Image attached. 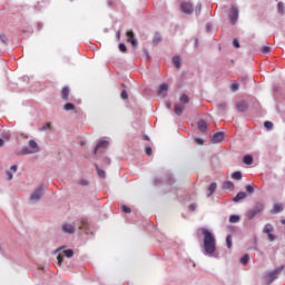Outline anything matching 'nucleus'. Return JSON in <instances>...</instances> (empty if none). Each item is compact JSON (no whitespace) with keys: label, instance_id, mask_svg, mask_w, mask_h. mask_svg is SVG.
<instances>
[{"label":"nucleus","instance_id":"nucleus-38","mask_svg":"<svg viewBox=\"0 0 285 285\" xmlns=\"http://www.w3.org/2000/svg\"><path fill=\"white\" fill-rule=\"evenodd\" d=\"M145 151H146V155H148L149 157L150 155H153V148L150 146H146Z\"/></svg>","mask_w":285,"mask_h":285},{"label":"nucleus","instance_id":"nucleus-1","mask_svg":"<svg viewBox=\"0 0 285 285\" xmlns=\"http://www.w3.org/2000/svg\"><path fill=\"white\" fill-rule=\"evenodd\" d=\"M202 235L204 237L203 239V246L205 249L206 255H213L216 250L217 242L215 240V236L210 230L203 228Z\"/></svg>","mask_w":285,"mask_h":285},{"label":"nucleus","instance_id":"nucleus-29","mask_svg":"<svg viewBox=\"0 0 285 285\" xmlns=\"http://www.w3.org/2000/svg\"><path fill=\"white\" fill-rule=\"evenodd\" d=\"M62 253L67 257H72V255H75V252L72 249H65Z\"/></svg>","mask_w":285,"mask_h":285},{"label":"nucleus","instance_id":"nucleus-45","mask_svg":"<svg viewBox=\"0 0 285 285\" xmlns=\"http://www.w3.org/2000/svg\"><path fill=\"white\" fill-rule=\"evenodd\" d=\"M121 210H122V213H130V208L126 205L121 206Z\"/></svg>","mask_w":285,"mask_h":285},{"label":"nucleus","instance_id":"nucleus-33","mask_svg":"<svg viewBox=\"0 0 285 285\" xmlns=\"http://www.w3.org/2000/svg\"><path fill=\"white\" fill-rule=\"evenodd\" d=\"M258 213H262L264 210V204L257 203L254 207Z\"/></svg>","mask_w":285,"mask_h":285},{"label":"nucleus","instance_id":"nucleus-37","mask_svg":"<svg viewBox=\"0 0 285 285\" xmlns=\"http://www.w3.org/2000/svg\"><path fill=\"white\" fill-rule=\"evenodd\" d=\"M246 190L247 193H249L250 195H253V193H255V187L253 185H247L246 186Z\"/></svg>","mask_w":285,"mask_h":285},{"label":"nucleus","instance_id":"nucleus-11","mask_svg":"<svg viewBox=\"0 0 285 285\" xmlns=\"http://www.w3.org/2000/svg\"><path fill=\"white\" fill-rule=\"evenodd\" d=\"M127 41H128L129 43H131V46H132L134 48H136V46H137V40L135 39V32H132V31H127Z\"/></svg>","mask_w":285,"mask_h":285},{"label":"nucleus","instance_id":"nucleus-28","mask_svg":"<svg viewBox=\"0 0 285 285\" xmlns=\"http://www.w3.org/2000/svg\"><path fill=\"white\" fill-rule=\"evenodd\" d=\"M256 215L257 214L253 208L247 212L248 219H253Z\"/></svg>","mask_w":285,"mask_h":285},{"label":"nucleus","instance_id":"nucleus-9","mask_svg":"<svg viewBox=\"0 0 285 285\" xmlns=\"http://www.w3.org/2000/svg\"><path fill=\"white\" fill-rule=\"evenodd\" d=\"M236 108L239 112H246V110H248V102L245 100H239L236 102Z\"/></svg>","mask_w":285,"mask_h":285},{"label":"nucleus","instance_id":"nucleus-24","mask_svg":"<svg viewBox=\"0 0 285 285\" xmlns=\"http://www.w3.org/2000/svg\"><path fill=\"white\" fill-rule=\"evenodd\" d=\"M226 244H227V248H233V236L227 235Z\"/></svg>","mask_w":285,"mask_h":285},{"label":"nucleus","instance_id":"nucleus-25","mask_svg":"<svg viewBox=\"0 0 285 285\" xmlns=\"http://www.w3.org/2000/svg\"><path fill=\"white\" fill-rule=\"evenodd\" d=\"M248 259H250V257L248 256V254H245V255L240 258V264H243V266H246V264H248Z\"/></svg>","mask_w":285,"mask_h":285},{"label":"nucleus","instance_id":"nucleus-36","mask_svg":"<svg viewBox=\"0 0 285 285\" xmlns=\"http://www.w3.org/2000/svg\"><path fill=\"white\" fill-rule=\"evenodd\" d=\"M230 89L233 92L239 90V83H237V82L232 83Z\"/></svg>","mask_w":285,"mask_h":285},{"label":"nucleus","instance_id":"nucleus-20","mask_svg":"<svg viewBox=\"0 0 285 285\" xmlns=\"http://www.w3.org/2000/svg\"><path fill=\"white\" fill-rule=\"evenodd\" d=\"M188 101H190V98H188V96L186 94H183L180 96V105L186 106V104H188Z\"/></svg>","mask_w":285,"mask_h":285},{"label":"nucleus","instance_id":"nucleus-32","mask_svg":"<svg viewBox=\"0 0 285 285\" xmlns=\"http://www.w3.org/2000/svg\"><path fill=\"white\" fill-rule=\"evenodd\" d=\"M63 110H67V111L75 110V106L72 104L68 102L65 105Z\"/></svg>","mask_w":285,"mask_h":285},{"label":"nucleus","instance_id":"nucleus-60","mask_svg":"<svg viewBox=\"0 0 285 285\" xmlns=\"http://www.w3.org/2000/svg\"><path fill=\"white\" fill-rule=\"evenodd\" d=\"M168 108H170V105H167Z\"/></svg>","mask_w":285,"mask_h":285},{"label":"nucleus","instance_id":"nucleus-14","mask_svg":"<svg viewBox=\"0 0 285 285\" xmlns=\"http://www.w3.org/2000/svg\"><path fill=\"white\" fill-rule=\"evenodd\" d=\"M215 190H217V183H212L209 187L207 188V197H213L215 194Z\"/></svg>","mask_w":285,"mask_h":285},{"label":"nucleus","instance_id":"nucleus-54","mask_svg":"<svg viewBox=\"0 0 285 285\" xmlns=\"http://www.w3.org/2000/svg\"><path fill=\"white\" fill-rule=\"evenodd\" d=\"M189 208H190V210H195L196 206L195 205H190Z\"/></svg>","mask_w":285,"mask_h":285},{"label":"nucleus","instance_id":"nucleus-55","mask_svg":"<svg viewBox=\"0 0 285 285\" xmlns=\"http://www.w3.org/2000/svg\"><path fill=\"white\" fill-rule=\"evenodd\" d=\"M252 209L254 210V213H256V215H259V212L255 207Z\"/></svg>","mask_w":285,"mask_h":285},{"label":"nucleus","instance_id":"nucleus-57","mask_svg":"<svg viewBox=\"0 0 285 285\" xmlns=\"http://www.w3.org/2000/svg\"><path fill=\"white\" fill-rule=\"evenodd\" d=\"M240 81H246V77H240Z\"/></svg>","mask_w":285,"mask_h":285},{"label":"nucleus","instance_id":"nucleus-34","mask_svg":"<svg viewBox=\"0 0 285 285\" xmlns=\"http://www.w3.org/2000/svg\"><path fill=\"white\" fill-rule=\"evenodd\" d=\"M227 107H228V105L225 101L218 104V110H223L224 111V110H226Z\"/></svg>","mask_w":285,"mask_h":285},{"label":"nucleus","instance_id":"nucleus-18","mask_svg":"<svg viewBox=\"0 0 285 285\" xmlns=\"http://www.w3.org/2000/svg\"><path fill=\"white\" fill-rule=\"evenodd\" d=\"M246 191H240L233 198V202H242V199H246Z\"/></svg>","mask_w":285,"mask_h":285},{"label":"nucleus","instance_id":"nucleus-42","mask_svg":"<svg viewBox=\"0 0 285 285\" xmlns=\"http://www.w3.org/2000/svg\"><path fill=\"white\" fill-rule=\"evenodd\" d=\"M86 224H88V220L82 219V220H81V225L79 226V229H80V230H83V228H86Z\"/></svg>","mask_w":285,"mask_h":285},{"label":"nucleus","instance_id":"nucleus-40","mask_svg":"<svg viewBox=\"0 0 285 285\" xmlns=\"http://www.w3.org/2000/svg\"><path fill=\"white\" fill-rule=\"evenodd\" d=\"M0 40L2 41V43H8V37H6V35L0 33Z\"/></svg>","mask_w":285,"mask_h":285},{"label":"nucleus","instance_id":"nucleus-23","mask_svg":"<svg viewBox=\"0 0 285 285\" xmlns=\"http://www.w3.org/2000/svg\"><path fill=\"white\" fill-rule=\"evenodd\" d=\"M284 207L281 204H275L273 207V213H282Z\"/></svg>","mask_w":285,"mask_h":285},{"label":"nucleus","instance_id":"nucleus-58","mask_svg":"<svg viewBox=\"0 0 285 285\" xmlns=\"http://www.w3.org/2000/svg\"><path fill=\"white\" fill-rule=\"evenodd\" d=\"M281 224L285 225V219L281 220Z\"/></svg>","mask_w":285,"mask_h":285},{"label":"nucleus","instance_id":"nucleus-10","mask_svg":"<svg viewBox=\"0 0 285 285\" xmlns=\"http://www.w3.org/2000/svg\"><path fill=\"white\" fill-rule=\"evenodd\" d=\"M62 230L68 235H72L75 234V225L66 223L62 225Z\"/></svg>","mask_w":285,"mask_h":285},{"label":"nucleus","instance_id":"nucleus-50","mask_svg":"<svg viewBox=\"0 0 285 285\" xmlns=\"http://www.w3.org/2000/svg\"><path fill=\"white\" fill-rule=\"evenodd\" d=\"M17 168H18L17 165H12V166H11V170H12L13 173H17Z\"/></svg>","mask_w":285,"mask_h":285},{"label":"nucleus","instance_id":"nucleus-31","mask_svg":"<svg viewBox=\"0 0 285 285\" xmlns=\"http://www.w3.org/2000/svg\"><path fill=\"white\" fill-rule=\"evenodd\" d=\"M232 177L236 180L239 181V179H242V171H235Z\"/></svg>","mask_w":285,"mask_h":285},{"label":"nucleus","instance_id":"nucleus-27","mask_svg":"<svg viewBox=\"0 0 285 285\" xmlns=\"http://www.w3.org/2000/svg\"><path fill=\"white\" fill-rule=\"evenodd\" d=\"M229 222H230V224H237V222H239V216H237V215H232V216L229 217Z\"/></svg>","mask_w":285,"mask_h":285},{"label":"nucleus","instance_id":"nucleus-15","mask_svg":"<svg viewBox=\"0 0 285 285\" xmlns=\"http://www.w3.org/2000/svg\"><path fill=\"white\" fill-rule=\"evenodd\" d=\"M174 112L178 117H181V114L184 112V105H181V104L175 105Z\"/></svg>","mask_w":285,"mask_h":285},{"label":"nucleus","instance_id":"nucleus-3","mask_svg":"<svg viewBox=\"0 0 285 285\" xmlns=\"http://www.w3.org/2000/svg\"><path fill=\"white\" fill-rule=\"evenodd\" d=\"M179 6L181 12L185 14H193V2L190 0H179Z\"/></svg>","mask_w":285,"mask_h":285},{"label":"nucleus","instance_id":"nucleus-22","mask_svg":"<svg viewBox=\"0 0 285 285\" xmlns=\"http://www.w3.org/2000/svg\"><path fill=\"white\" fill-rule=\"evenodd\" d=\"M233 186H235V185L230 180H227V181L223 183V189L224 190H230V188H233Z\"/></svg>","mask_w":285,"mask_h":285},{"label":"nucleus","instance_id":"nucleus-46","mask_svg":"<svg viewBox=\"0 0 285 285\" xmlns=\"http://www.w3.org/2000/svg\"><path fill=\"white\" fill-rule=\"evenodd\" d=\"M119 50H120V52H126V45H124V43H120L119 45Z\"/></svg>","mask_w":285,"mask_h":285},{"label":"nucleus","instance_id":"nucleus-6","mask_svg":"<svg viewBox=\"0 0 285 285\" xmlns=\"http://www.w3.org/2000/svg\"><path fill=\"white\" fill-rule=\"evenodd\" d=\"M43 193V186H39L30 196L31 202H39L41 199V195Z\"/></svg>","mask_w":285,"mask_h":285},{"label":"nucleus","instance_id":"nucleus-4","mask_svg":"<svg viewBox=\"0 0 285 285\" xmlns=\"http://www.w3.org/2000/svg\"><path fill=\"white\" fill-rule=\"evenodd\" d=\"M263 233H265V235H267L268 242H275L276 237L273 234V225L266 224L263 229Z\"/></svg>","mask_w":285,"mask_h":285},{"label":"nucleus","instance_id":"nucleus-2","mask_svg":"<svg viewBox=\"0 0 285 285\" xmlns=\"http://www.w3.org/2000/svg\"><path fill=\"white\" fill-rule=\"evenodd\" d=\"M282 271H284V265L276 267L275 269L265 274L266 284H272L275 279H278L279 275H282Z\"/></svg>","mask_w":285,"mask_h":285},{"label":"nucleus","instance_id":"nucleus-56","mask_svg":"<svg viewBox=\"0 0 285 285\" xmlns=\"http://www.w3.org/2000/svg\"><path fill=\"white\" fill-rule=\"evenodd\" d=\"M3 147V139L0 138V148Z\"/></svg>","mask_w":285,"mask_h":285},{"label":"nucleus","instance_id":"nucleus-21","mask_svg":"<svg viewBox=\"0 0 285 285\" xmlns=\"http://www.w3.org/2000/svg\"><path fill=\"white\" fill-rule=\"evenodd\" d=\"M243 164H246L247 166H250V164H253V156H250V155L244 156Z\"/></svg>","mask_w":285,"mask_h":285},{"label":"nucleus","instance_id":"nucleus-19","mask_svg":"<svg viewBox=\"0 0 285 285\" xmlns=\"http://www.w3.org/2000/svg\"><path fill=\"white\" fill-rule=\"evenodd\" d=\"M153 43L155 46H159V43H161V35H159V32H156L154 38H153Z\"/></svg>","mask_w":285,"mask_h":285},{"label":"nucleus","instance_id":"nucleus-44","mask_svg":"<svg viewBox=\"0 0 285 285\" xmlns=\"http://www.w3.org/2000/svg\"><path fill=\"white\" fill-rule=\"evenodd\" d=\"M121 99H128V92L126 90L120 94Z\"/></svg>","mask_w":285,"mask_h":285},{"label":"nucleus","instance_id":"nucleus-47","mask_svg":"<svg viewBox=\"0 0 285 285\" xmlns=\"http://www.w3.org/2000/svg\"><path fill=\"white\" fill-rule=\"evenodd\" d=\"M233 46H234V48H239V40L234 39L233 40Z\"/></svg>","mask_w":285,"mask_h":285},{"label":"nucleus","instance_id":"nucleus-59","mask_svg":"<svg viewBox=\"0 0 285 285\" xmlns=\"http://www.w3.org/2000/svg\"><path fill=\"white\" fill-rule=\"evenodd\" d=\"M207 28H210V24H207Z\"/></svg>","mask_w":285,"mask_h":285},{"label":"nucleus","instance_id":"nucleus-30","mask_svg":"<svg viewBox=\"0 0 285 285\" xmlns=\"http://www.w3.org/2000/svg\"><path fill=\"white\" fill-rule=\"evenodd\" d=\"M277 10L279 14H284V2H278Z\"/></svg>","mask_w":285,"mask_h":285},{"label":"nucleus","instance_id":"nucleus-8","mask_svg":"<svg viewBox=\"0 0 285 285\" xmlns=\"http://www.w3.org/2000/svg\"><path fill=\"white\" fill-rule=\"evenodd\" d=\"M223 139H224V132L219 131L212 136L210 141L212 144H222Z\"/></svg>","mask_w":285,"mask_h":285},{"label":"nucleus","instance_id":"nucleus-48","mask_svg":"<svg viewBox=\"0 0 285 285\" xmlns=\"http://www.w3.org/2000/svg\"><path fill=\"white\" fill-rule=\"evenodd\" d=\"M7 177H8V181H11L12 179V173L11 171H7Z\"/></svg>","mask_w":285,"mask_h":285},{"label":"nucleus","instance_id":"nucleus-53","mask_svg":"<svg viewBox=\"0 0 285 285\" xmlns=\"http://www.w3.org/2000/svg\"><path fill=\"white\" fill-rule=\"evenodd\" d=\"M145 141H150V138L148 136H144Z\"/></svg>","mask_w":285,"mask_h":285},{"label":"nucleus","instance_id":"nucleus-17","mask_svg":"<svg viewBox=\"0 0 285 285\" xmlns=\"http://www.w3.org/2000/svg\"><path fill=\"white\" fill-rule=\"evenodd\" d=\"M99 148H108V140H102L98 142L94 151L95 155H97V150H99Z\"/></svg>","mask_w":285,"mask_h":285},{"label":"nucleus","instance_id":"nucleus-52","mask_svg":"<svg viewBox=\"0 0 285 285\" xmlns=\"http://www.w3.org/2000/svg\"><path fill=\"white\" fill-rule=\"evenodd\" d=\"M196 142L202 145V144H204V140L196 138Z\"/></svg>","mask_w":285,"mask_h":285},{"label":"nucleus","instance_id":"nucleus-7","mask_svg":"<svg viewBox=\"0 0 285 285\" xmlns=\"http://www.w3.org/2000/svg\"><path fill=\"white\" fill-rule=\"evenodd\" d=\"M238 19H239V10L235 7H232V10H230L232 24L235 26V23H237Z\"/></svg>","mask_w":285,"mask_h":285},{"label":"nucleus","instance_id":"nucleus-16","mask_svg":"<svg viewBox=\"0 0 285 285\" xmlns=\"http://www.w3.org/2000/svg\"><path fill=\"white\" fill-rule=\"evenodd\" d=\"M70 96V89L68 87H63L61 90V98L65 101H68V97Z\"/></svg>","mask_w":285,"mask_h":285},{"label":"nucleus","instance_id":"nucleus-35","mask_svg":"<svg viewBox=\"0 0 285 285\" xmlns=\"http://www.w3.org/2000/svg\"><path fill=\"white\" fill-rule=\"evenodd\" d=\"M264 126H265L266 130H273V122L272 121H265Z\"/></svg>","mask_w":285,"mask_h":285},{"label":"nucleus","instance_id":"nucleus-26","mask_svg":"<svg viewBox=\"0 0 285 285\" xmlns=\"http://www.w3.org/2000/svg\"><path fill=\"white\" fill-rule=\"evenodd\" d=\"M173 63L176 68H181V62L179 60V57H174Z\"/></svg>","mask_w":285,"mask_h":285},{"label":"nucleus","instance_id":"nucleus-39","mask_svg":"<svg viewBox=\"0 0 285 285\" xmlns=\"http://www.w3.org/2000/svg\"><path fill=\"white\" fill-rule=\"evenodd\" d=\"M261 51H262L264 55H268V52H271V47H262Z\"/></svg>","mask_w":285,"mask_h":285},{"label":"nucleus","instance_id":"nucleus-43","mask_svg":"<svg viewBox=\"0 0 285 285\" xmlns=\"http://www.w3.org/2000/svg\"><path fill=\"white\" fill-rule=\"evenodd\" d=\"M57 259H58L59 266H61V264H63V255L59 254V255L57 256Z\"/></svg>","mask_w":285,"mask_h":285},{"label":"nucleus","instance_id":"nucleus-13","mask_svg":"<svg viewBox=\"0 0 285 285\" xmlns=\"http://www.w3.org/2000/svg\"><path fill=\"white\" fill-rule=\"evenodd\" d=\"M166 95H168V85L163 83L158 89V96L166 97Z\"/></svg>","mask_w":285,"mask_h":285},{"label":"nucleus","instance_id":"nucleus-12","mask_svg":"<svg viewBox=\"0 0 285 285\" xmlns=\"http://www.w3.org/2000/svg\"><path fill=\"white\" fill-rule=\"evenodd\" d=\"M198 126V130H200V132H204L205 135H207L208 132V124H206L204 120H199L197 122Z\"/></svg>","mask_w":285,"mask_h":285},{"label":"nucleus","instance_id":"nucleus-5","mask_svg":"<svg viewBox=\"0 0 285 285\" xmlns=\"http://www.w3.org/2000/svg\"><path fill=\"white\" fill-rule=\"evenodd\" d=\"M29 148L30 150L26 149L24 155H32L35 153H39V146L37 145V141L30 140L29 141Z\"/></svg>","mask_w":285,"mask_h":285},{"label":"nucleus","instance_id":"nucleus-41","mask_svg":"<svg viewBox=\"0 0 285 285\" xmlns=\"http://www.w3.org/2000/svg\"><path fill=\"white\" fill-rule=\"evenodd\" d=\"M97 173H98V176L101 177L104 179V177H106V171L97 168Z\"/></svg>","mask_w":285,"mask_h":285},{"label":"nucleus","instance_id":"nucleus-49","mask_svg":"<svg viewBox=\"0 0 285 285\" xmlns=\"http://www.w3.org/2000/svg\"><path fill=\"white\" fill-rule=\"evenodd\" d=\"M81 186H88V180H80Z\"/></svg>","mask_w":285,"mask_h":285},{"label":"nucleus","instance_id":"nucleus-51","mask_svg":"<svg viewBox=\"0 0 285 285\" xmlns=\"http://www.w3.org/2000/svg\"><path fill=\"white\" fill-rule=\"evenodd\" d=\"M50 122H47L45 127H42L43 130H46L47 128H50Z\"/></svg>","mask_w":285,"mask_h":285}]
</instances>
